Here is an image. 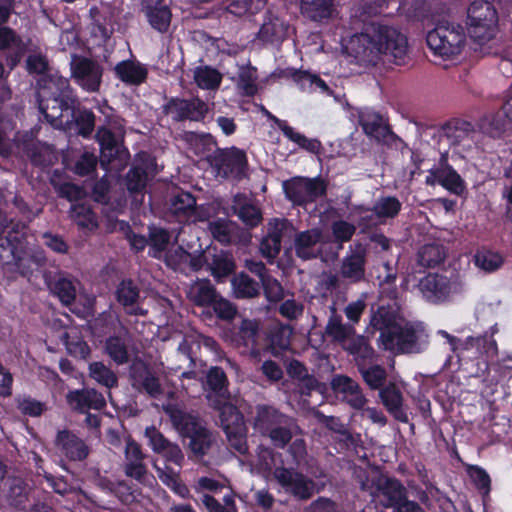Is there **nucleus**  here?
Instances as JSON below:
<instances>
[{
  "label": "nucleus",
  "mask_w": 512,
  "mask_h": 512,
  "mask_svg": "<svg viewBox=\"0 0 512 512\" xmlns=\"http://www.w3.org/2000/svg\"><path fill=\"white\" fill-rule=\"evenodd\" d=\"M348 49L359 63L372 66L380 62L401 65L408 56L406 36L385 25L373 24L352 36Z\"/></svg>",
  "instance_id": "nucleus-1"
},
{
  "label": "nucleus",
  "mask_w": 512,
  "mask_h": 512,
  "mask_svg": "<svg viewBox=\"0 0 512 512\" xmlns=\"http://www.w3.org/2000/svg\"><path fill=\"white\" fill-rule=\"evenodd\" d=\"M250 421L253 429L269 438L272 445L278 449H284L294 436L301 433L300 427L292 417L272 405H256Z\"/></svg>",
  "instance_id": "nucleus-2"
},
{
  "label": "nucleus",
  "mask_w": 512,
  "mask_h": 512,
  "mask_svg": "<svg viewBox=\"0 0 512 512\" xmlns=\"http://www.w3.org/2000/svg\"><path fill=\"white\" fill-rule=\"evenodd\" d=\"M164 411L182 436L189 440L190 458L202 459L210 452L216 437L201 421L173 405L164 406Z\"/></svg>",
  "instance_id": "nucleus-3"
},
{
  "label": "nucleus",
  "mask_w": 512,
  "mask_h": 512,
  "mask_svg": "<svg viewBox=\"0 0 512 512\" xmlns=\"http://www.w3.org/2000/svg\"><path fill=\"white\" fill-rule=\"evenodd\" d=\"M426 42L433 54L444 61L456 59L466 44L462 25L450 20H440L428 31Z\"/></svg>",
  "instance_id": "nucleus-4"
},
{
  "label": "nucleus",
  "mask_w": 512,
  "mask_h": 512,
  "mask_svg": "<svg viewBox=\"0 0 512 512\" xmlns=\"http://www.w3.org/2000/svg\"><path fill=\"white\" fill-rule=\"evenodd\" d=\"M381 344L395 354H418L428 347L429 335L420 322H401L382 336Z\"/></svg>",
  "instance_id": "nucleus-5"
},
{
  "label": "nucleus",
  "mask_w": 512,
  "mask_h": 512,
  "mask_svg": "<svg viewBox=\"0 0 512 512\" xmlns=\"http://www.w3.org/2000/svg\"><path fill=\"white\" fill-rule=\"evenodd\" d=\"M498 14L494 5L487 0H475L467 10L468 33L479 43L489 41L495 34Z\"/></svg>",
  "instance_id": "nucleus-6"
},
{
  "label": "nucleus",
  "mask_w": 512,
  "mask_h": 512,
  "mask_svg": "<svg viewBox=\"0 0 512 512\" xmlns=\"http://www.w3.org/2000/svg\"><path fill=\"white\" fill-rule=\"evenodd\" d=\"M213 408L219 410L220 424L230 447L240 454H246L248 452L247 428L243 415L231 403L221 404V401H217L213 404Z\"/></svg>",
  "instance_id": "nucleus-7"
},
{
  "label": "nucleus",
  "mask_w": 512,
  "mask_h": 512,
  "mask_svg": "<svg viewBox=\"0 0 512 512\" xmlns=\"http://www.w3.org/2000/svg\"><path fill=\"white\" fill-rule=\"evenodd\" d=\"M326 182L320 178L294 177L283 182L286 198L295 205L305 206L326 194Z\"/></svg>",
  "instance_id": "nucleus-8"
},
{
  "label": "nucleus",
  "mask_w": 512,
  "mask_h": 512,
  "mask_svg": "<svg viewBox=\"0 0 512 512\" xmlns=\"http://www.w3.org/2000/svg\"><path fill=\"white\" fill-rule=\"evenodd\" d=\"M96 139L101 149V166L105 169H122L129 158V152L119 138L106 127H100Z\"/></svg>",
  "instance_id": "nucleus-9"
},
{
  "label": "nucleus",
  "mask_w": 512,
  "mask_h": 512,
  "mask_svg": "<svg viewBox=\"0 0 512 512\" xmlns=\"http://www.w3.org/2000/svg\"><path fill=\"white\" fill-rule=\"evenodd\" d=\"M273 475L284 491L297 500H309L315 493V482L295 469L277 467Z\"/></svg>",
  "instance_id": "nucleus-10"
},
{
  "label": "nucleus",
  "mask_w": 512,
  "mask_h": 512,
  "mask_svg": "<svg viewBox=\"0 0 512 512\" xmlns=\"http://www.w3.org/2000/svg\"><path fill=\"white\" fill-rule=\"evenodd\" d=\"M418 287L422 296L434 304L448 301L452 295L461 291L460 283L437 273L424 276L419 281Z\"/></svg>",
  "instance_id": "nucleus-11"
},
{
  "label": "nucleus",
  "mask_w": 512,
  "mask_h": 512,
  "mask_svg": "<svg viewBox=\"0 0 512 512\" xmlns=\"http://www.w3.org/2000/svg\"><path fill=\"white\" fill-rule=\"evenodd\" d=\"M70 69L72 78L83 90L90 93L99 91L103 76L100 64L86 57L73 55Z\"/></svg>",
  "instance_id": "nucleus-12"
},
{
  "label": "nucleus",
  "mask_w": 512,
  "mask_h": 512,
  "mask_svg": "<svg viewBox=\"0 0 512 512\" xmlns=\"http://www.w3.org/2000/svg\"><path fill=\"white\" fill-rule=\"evenodd\" d=\"M41 114L55 128H65L74 121V103L71 98L37 99Z\"/></svg>",
  "instance_id": "nucleus-13"
},
{
  "label": "nucleus",
  "mask_w": 512,
  "mask_h": 512,
  "mask_svg": "<svg viewBox=\"0 0 512 512\" xmlns=\"http://www.w3.org/2000/svg\"><path fill=\"white\" fill-rule=\"evenodd\" d=\"M124 455V474L139 484L152 485L155 479L148 470L145 463L146 455L143 453L140 445L133 440H128Z\"/></svg>",
  "instance_id": "nucleus-14"
},
{
  "label": "nucleus",
  "mask_w": 512,
  "mask_h": 512,
  "mask_svg": "<svg viewBox=\"0 0 512 512\" xmlns=\"http://www.w3.org/2000/svg\"><path fill=\"white\" fill-rule=\"evenodd\" d=\"M359 124L369 137L386 145H396L400 138L392 132L387 120L378 112L363 109L359 112Z\"/></svg>",
  "instance_id": "nucleus-15"
},
{
  "label": "nucleus",
  "mask_w": 512,
  "mask_h": 512,
  "mask_svg": "<svg viewBox=\"0 0 512 512\" xmlns=\"http://www.w3.org/2000/svg\"><path fill=\"white\" fill-rule=\"evenodd\" d=\"M373 500L383 508H394L405 500L408 495L406 487L396 478L378 476L373 490L370 492Z\"/></svg>",
  "instance_id": "nucleus-16"
},
{
  "label": "nucleus",
  "mask_w": 512,
  "mask_h": 512,
  "mask_svg": "<svg viewBox=\"0 0 512 512\" xmlns=\"http://www.w3.org/2000/svg\"><path fill=\"white\" fill-rule=\"evenodd\" d=\"M367 248L357 242L349 246L346 255L341 260L339 273L349 283H359L365 279Z\"/></svg>",
  "instance_id": "nucleus-17"
},
{
  "label": "nucleus",
  "mask_w": 512,
  "mask_h": 512,
  "mask_svg": "<svg viewBox=\"0 0 512 512\" xmlns=\"http://www.w3.org/2000/svg\"><path fill=\"white\" fill-rule=\"evenodd\" d=\"M166 115L174 121H201L208 112L207 104L195 97L190 99L171 98L163 106Z\"/></svg>",
  "instance_id": "nucleus-18"
},
{
  "label": "nucleus",
  "mask_w": 512,
  "mask_h": 512,
  "mask_svg": "<svg viewBox=\"0 0 512 512\" xmlns=\"http://www.w3.org/2000/svg\"><path fill=\"white\" fill-rule=\"evenodd\" d=\"M46 262L47 258L43 249L29 245L24 235L20 245H18V250H16L15 259L12 263L15 271L23 277L30 278Z\"/></svg>",
  "instance_id": "nucleus-19"
},
{
  "label": "nucleus",
  "mask_w": 512,
  "mask_h": 512,
  "mask_svg": "<svg viewBox=\"0 0 512 512\" xmlns=\"http://www.w3.org/2000/svg\"><path fill=\"white\" fill-rule=\"evenodd\" d=\"M330 387L337 397L355 410L363 409L368 401L360 384L347 375L335 374Z\"/></svg>",
  "instance_id": "nucleus-20"
},
{
  "label": "nucleus",
  "mask_w": 512,
  "mask_h": 512,
  "mask_svg": "<svg viewBox=\"0 0 512 512\" xmlns=\"http://www.w3.org/2000/svg\"><path fill=\"white\" fill-rule=\"evenodd\" d=\"M117 302L123 307L126 314L145 316L148 311L142 307L144 297L139 286L131 279L122 280L115 291Z\"/></svg>",
  "instance_id": "nucleus-21"
},
{
  "label": "nucleus",
  "mask_w": 512,
  "mask_h": 512,
  "mask_svg": "<svg viewBox=\"0 0 512 512\" xmlns=\"http://www.w3.org/2000/svg\"><path fill=\"white\" fill-rule=\"evenodd\" d=\"M145 436L148 438L152 450L162 454L165 463H172L179 469L182 467L185 457L178 444L169 441L154 426L145 429Z\"/></svg>",
  "instance_id": "nucleus-22"
},
{
  "label": "nucleus",
  "mask_w": 512,
  "mask_h": 512,
  "mask_svg": "<svg viewBox=\"0 0 512 512\" xmlns=\"http://www.w3.org/2000/svg\"><path fill=\"white\" fill-rule=\"evenodd\" d=\"M132 386L140 392H145L152 398L163 394V388L155 373L143 362H134L130 367Z\"/></svg>",
  "instance_id": "nucleus-23"
},
{
  "label": "nucleus",
  "mask_w": 512,
  "mask_h": 512,
  "mask_svg": "<svg viewBox=\"0 0 512 512\" xmlns=\"http://www.w3.org/2000/svg\"><path fill=\"white\" fill-rule=\"evenodd\" d=\"M37 99L74 98L69 80L58 72H47L37 80Z\"/></svg>",
  "instance_id": "nucleus-24"
},
{
  "label": "nucleus",
  "mask_w": 512,
  "mask_h": 512,
  "mask_svg": "<svg viewBox=\"0 0 512 512\" xmlns=\"http://www.w3.org/2000/svg\"><path fill=\"white\" fill-rule=\"evenodd\" d=\"M55 447L61 455L72 461H82L89 454L86 443L67 429L58 431Z\"/></svg>",
  "instance_id": "nucleus-25"
},
{
  "label": "nucleus",
  "mask_w": 512,
  "mask_h": 512,
  "mask_svg": "<svg viewBox=\"0 0 512 512\" xmlns=\"http://www.w3.org/2000/svg\"><path fill=\"white\" fill-rule=\"evenodd\" d=\"M322 232L320 229L314 228L300 233L294 234L295 254L303 259L309 260L316 258L320 252V242Z\"/></svg>",
  "instance_id": "nucleus-26"
},
{
  "label": "nucleus",
  "mask_w": 512,
  "mask_h": 512,
  "mask_svg": "<svg viewBox=\"0 0 512 512\" xmlns=\"http://www.w3.org/2000/svg\"><path fill=\"white\" fill-rule=\"evenodd\" d=\"M288 24L271 11L264 14L263 22L257 37L265 43H277L283 41L288 32Z\"/></svg>",
  "instance_id": "nucleus-27"
},
{
  "label": "nucleus",
  "mask_w": 512,
  "mask_h": 512,
  "mask_svg": "<svg viewBox=\"0 0 512 512\" xmlns=\"http://www.w3.org/2000/svg\"><path fill=\"white\" fill-rule=\"evenodd\" d=\"M69 405L80 412H86L89 409L100 410L105 407L106 401L101 393L95 389H82L70 391L67 394Z\"/></svg>",
  "instance_id": "nucleus-28"
},
{
  "label": "nucleus",
  "mask_w": 512,
  "mask_h": 512,
  "mask_svg": "<svg viewBox=\"0 0 512 512\" xmlns=\"http://www.w3.org/2000/svg\"><path fill=\"white\" fill-rule=\"evenodd\" d=\"M116 77L123 83L131 86H139L148 77V68L137 60H123L114 67Z\"/></svg>",
  "instance_id": "nucleus-29"
},
{
  "label": "nucleus",
  "mask_w": 512,
  "mask_h": 512,
  "mask_svg": "<svg viewBox=\"0 0 512 512\" xmlns=\"http://www.w3.org/2000/svg\"><path fill=\"white\" fill-rule=\"evenodd\" d=\"M379 397L387 411L398 421L408 422L407 413L403 410V395L395 383H388L379 390Z\"/></svg>",
  "instance_id": "nucleus-30"
},
{
  "label": "nucleus",
  "mask_w": 512,
  "mask_h": 512,
  "mask_svg": "<svg viewBox=\"0 0 512 512\" xmlns=\"http://www.w3.org/2000/svg\"><path fill=\"white\" fill-rule=\"evenodd\" d=\"M477 129L472 123L463 119H453L442 126V135L452 145H460L466 141H473L477 135Z\"/></svg>",
  "instance_id": "nucleus-31"
},
{
  "label": "nucleus",
  "mask_w": 512,
  "mask_h": 512,
  "mask_svg": "<svg viewBox=\"0 0 512 512\" xmlns=\"http://www.w3.org/2000/svg\"><path fill=\"white\" fill-rule=\"evenodd\" d=\"M5 486L3 493L7 503L16 509H25L31 492L29 485L20 477H8Z\"/></svg>",
  "instance_id": "nucleus-32"
},
{
  "label": "nucleus",
  "mask_w": 512,
  "mask_h": 512,
  "mask_svg": "<svg viewBox=\"0 0 512 512\" xmlns=\"http://www.w3.org/2000/svg\"><path fill=\"white\" fill-rule=\"evenodd\" d=\"M330 316L325 327L326 335L333 341L344 343L355 335L354 326L350 323H344L342 316L337 313L335 304L329 306Z\"/></svg>",
  "instance_id": "nucleus-33"
},
{
  "label": "nucleus",
  "mask_w": 512,
  "mask_h": 512,
  "mask_svg": "<svg viewBox=\"0 0 512 512\" xmlns=\"http://www.w3.org/2000/svg\"><path fill=\"white\" fill-rule=\"evenodd\" d=\"M207 385L211 392L207 395L210 405L221 401V404L229 403L228 380L223 369L212 367L207 374Z\"/></svg>",
  "instance_id": "nucleus-34"
},
{
  "label": "nucleus",
  "mask_w": 512,
  "mask_h": 512,
  "mask_svg": "<svg viewBox=\"0 0 512 512\" xmlns=\"http://www.w3.org/2000/svg\"><path fill=\"white\" fill-rule=\"evenodd\" d=\"M214 164L219 170H223L225 173H240L247 165V158L243 150L233 147L225 151L217 150Z\"/></svg>",
  "instance_id": "nucleus-35"
},
{
  "label": "nucleus",
  "mask_w": 512,
  "mask_h": 512,
  "mask_svg": "<svg viewBox=\"0 0 512 512\" xmlns=\"http://www.w3.org/2000/svg\"><path fill=\"white\" fill-rule=\"evenodd\" d=\"M398 310L391 305H381L372 313L370 324L380 331L379 340L382 343V336L397 327L401 323Z\"/></svg>",
  "instance_id": "nucleus-36"
},
{
  "label": "nucleus",
  "mask_w": 512,
  "mask_h": 512,
  "mask_svg": "<svg viewBox=\"0 0 512 512\" xmlns=\"http://www.w3.org/2000/svg\"><path fill=\"white\" fill-rule=\"evenodd\" d=\"M26 226L21 224V230H19V224L12 226L11 230L8 231L6 237L0 238V265H12L18 245H20L23 236L25 235Z\"/></svg>",
  "instance_id": "nucleus-37"
},
{
  "label": "nucleus",
  "mask_w": 512,
  "mask_h": 512,
  "mask_svg": "<svg viewBox=\"0 0 512 512\" xmlns=\"http://www.w3.org/2000/svg\"><path fill=\"white\" fill-rule=\"evenodd\" d=\"M206 266L212 276L218 280L226 278L235 270L234 259L231 254L223 250L208 251Z\"/></svg>",
  "instance_id": "nucleus-38"
},
{
  "label": "nucleus",
  "mask_w": 512,
  "mask_h": 512,
  "mask_svg": "<svg viewBox=\"0 0 512 512\" xmlns=\"http://www.w3.org/2000/svg\"><path fill=\"white\" fill-rule=\"evenodd\" d=\"M301 11L307 18L316 22L331 19L337 13L334 0H301Z\"/></svg>",
  "instance_id": "nucleus-39"
},
{
  "label": "nucleus",
  "mask_w": 512,
  "mask_h": 512,
  "mask_svg": "<svg viewBox=\"0 0 512 512\" xmlns=\"http://www.w3.org/2000/svg\"><path fill=\"white\" fill-rule=\"evenodd\" d=\"M217 296L216 289L207 279H198L187 290L188 299L197 306H208Z\"/></svg>",
  "instance_id": "nucleus-40"
},
{
  "label": "nucleus",
  "mask_w": 512,
  "mask_h": 512,
  "mask_svg": "<svg viewBox=\"0 0 512 512\" xmlns=\"http://www.w3.org/2000/svg\"><path fill=\"white\" fill-rule=\"evenodd\" d=\"M196 199L189 192H180L174 195L170 203V211L179 221H187L194 215Z\"/></svg>",
  "instance_id": "nucleus-41"
},
{
  "label": "nucleus",
  "mask_w": 512,
  "mask_h": 512,
  "mask_svg": "<svg viewBox=\"0 0 512 512\" xmlns=\"http://www.w3.org/2000/svg\"><path fill=\"white\" fill-rule=\"evenodd\" d=\"M232 210L243 223L250 227L257 226L262 219L260 210L241 196L234 198Z\"/></svg>",
  "instance_id": "nucleus-42"
},
{
  "label": "nucleus",
  "mask_w": 512,
  "mask_h": 512,
  "mask_svg": "<svg viewBox=\"0 0 512 512\" xmlns=\"http://www.w3.org/2000/svg\"><path fill=\"white\" fill-rule=\"evenodd\" d=\"M358 371L363 381L371 390H380L384 387L387 372L381 365L373 363L367 365V363L360 362L358 364Z\"/></svg>",
  "instance_id": "nucleus-43"
},
{
  "label": "nucleus",
  "mask_w": 512,
  "mask_h": 512,
  "mask_svg": "<svg viewBox=\"0 0 512 512\" xmlns=\"http://www.w3.org/2000/svg\"><path fill=\"white\" fill-rule=\"evenodd\" d=\"M274 119L276 125L283 132L285 137L296 143L300 148L311 153H317L320 150L321 143L317 139H309L304 134L295 131V129L289 126L286 121L278 118Z\"/></svg>",
  "instance_id": "nucleus-44"
},
{
  "label": "nucleus",
  "mask_w": 512,
  "mask_h": 512,
  "mask_svg": "<svg viewBox=\"0 0 512 512\" xmlns=\"http://www.w3.org/2000/svg\"><path fill=\"white\" fill-rule=\"evenodd\" d=\"M259 324L256 320L243 319L235 328L233 342L237 346H254L257 342Z\"/></svg>",
  "instance_id": "nucleus-45"
},
{
  "label": "nucleus",
  "mask_w": 512,
  "mask_h": 512,
  "mask_svg": "<svg viewBox=\"0 0 512 512\" xmlns=\"http://www.w3.org/2000/svg\"><path fill=\"white\" fill-rule=\"evenodd\" d=\"M208 229L215 240L230 244L236 239L238 226L228 219H217L209 222Z\"/></svg>",
  "instance_id": "nucleus-46"
},
{
  "label": "nucleus",
  "mask_w": 512,
  "mask_h": 512,
  "mask_svg": "<svg viewBox=\"0 0 512 512\" xmlns=\"http://www.w3.org/2000/svg\"><path fill=\"white\" fill-rule=\"evenodd\" d=\"M462 350L475 349L478 355L494 356L497 354L498 348L497 343L491 335H480L476 337H467L461 343Z\"/></svg>",
  "instance_id": "nucleus-47"
},
{
  "label": "nucleus",
  "mask_w": 512,
  "mask_h": 512,
  "mask_svg": "<svg viewBox=\"0 0 512 512\" xmlns=\"http://www.w3.org/2000/svg\"><path fill=\"white\" fill-rule=\"evenodd\" d=\"M445 249L442 245L432 243L422 246L417 254V263L424 268H432L444 261Z\"/></svg>",
  "instance_id": "nucleus-48"
},
{
  "label": "nucleus",
  "mask_w": 512,
  "mask_h": 512,
  "mask_svg": "<svg viewBox=\"0 0 512 512\" xmlns=\"http://www.w3.org/2000/svg\"><path fill=\"white\" fill-rule=\"evenodd\" d=\"M105 352L117 365H123L129 361L127 343L121 336L108 337L105 341Z\"/></svg>",
  "instance_id": "nucleus-49"
},
{
  "label": "nucleus",
  "mask_w": 512,
  "mask_h": 512,
  "mask_svg": "<svg viewBox=\"0 0 512 512\" xmlns=\"http://www.w3.org/2000/svg\"><path fill=\"white\" fill-rule=\"evenodd\" d=\"M292 334L293 328L287 324H280L273 328L270 334V346L274 355H279L290 347Z\"/></svg>",
  "instance_id": "nucleus-50"
},
{
  "label": "nucleus",
  "mask_w": 512,
  "mask_h": 512,
  "mask_svg": "<svg viewBox=\"0 0 512 512\" xmlns=\"http://www.w3.org/2000/svg\"><path fill=\"white\" fill-rule=\"evenodd\" d=\"M266 234L272 236L282 244L285 239H291L294 237L296 228L291 221L285 218H273L269 220L266 226Z\"/></svg>",
  "instance_id": "nucleus-51"
},
{
  "label": "nucleus",
  "mask_w": 512,
  "mask_h": 512,
  "mask_svg": "<svg viewBox=\"0 0 512 512\" xmlns=\"http://www.w3.org/2000/svg\"><path fill=\"white\" fill-rule=\"evenodd\" d=\"M402 204L398 198L394 196L380 197L374 204L372 211L379 219L395 218L400 210Z\"/></svg>",
  "instance_id": "nucleus-52"
},
{
  "label": "nucleus",
  "mask_w": 512,
  "mask_h": 512,
  "mask_svg": "<svg viewBox=\"0 0 512 512\" xmlns=\"http://www.w3.org/2000/svg\"><path fill=\"white\" fill-rule=\"evenodd\" d=\"M232 286L238 298H253L259 293L258 283L243 272L233 277Z\"/></svg>",
  "instance_id": "nucleus-53"
},
{
  "label": "nucleus",
  "mask_w": 512,
  "mask_h": 512,
  "mask_svg": "<svg viewBox=\"0 0 512 512\" xmlns=\"http://www.w3.org/2000/svg\"><path fill=\"white\" fill-rule=\"evenodd\" d=\"M474 264L477 268L485 273H492L503 265V257L490 250L477 251L473 257Z\"/></svg>",
  "instance_id": "nucleus-54"
},
{
  "label": "nucleus",
  "mask_w": 512,
  "mask_h": 512,
  "mask_svg": "<svg viewBox=\"0 0 512 512\" xmlns=\"http://www.w3.org/2000/svg\"><path fill=\"white\" fill-rule=\"evenodd\" d=\"M51 290L57 295L62 304L68 306L76 297V281L67 277H58L52 284Z\"/></svg>",
  "instance_id": "nucleus-55"
},
{
  "label": "nucleus",
  "mask_w": 512,
  "mask_h": 512,
  "mask_svg": "<svg viewBox=\"0 0 512 512\" xmlns=\"http://www.w3.org/2000/svg\"><path fill=\"white\" fill-rule=\"evenodd\" d=\"M89 375L96 382L108 389L115 387L118 384L116 374L102 362H92L89 365Z\"/></svg>",
  "instance_id": "nucleus-56"
},
{
  "label": "nucleus",
  "mask_w": 512,
  "mask_h": 512,
  "mask_svg": "<svg viewBox=\"0 0 512 512\" xmlns=\"http://www.w3.org/2000/svg\"><path fill=\"white\" fill-rule=\"evenodd\" d=\"M440 185L450 192L460 195L464 189V181L460 175L449 165L440 166Z\"/></svg>",
  "instance_id": "nucleus-57"
},
{
  "label": "nucleus",
  "mask_w": 512,
  "mask_h": 512,
  "mask_svg": "<svg viewBox=\"0 0 512 512\" xmlns=\"http://www.w3.org/2000/svg\"><path fill=\"white\" fill-rule=\"evenodd\" d=\"M147 18L150 25L160 33L168 31L171 22V12L168 7H154L147 10Z\"/></svg>",
  "instance_id": "nucleus-58"
},
{
  "label": "nucleus",
  "mask_w": 512,
  "mask_h": 512,
  "mask_svg": "<svg viewBox=\"0 0 512 512\" xmlns=\"http://www.w3.org/2000/svg\"><path fill=\"white\" fill-rule=\"evenodd\" d=\"M194 79L202 89H216L221 83V74L211 67H198L194 72Z\"/></svg>",
  "instance_id": "nucleus-59"
},
{
  "label": "nucleus",
  "mask_w": 512,
  "mask_h": 512,
  "mask_svg": "<svg viewBox=\"0 0 512 512\" xmlns=\"http://www.w3.org/2000/svg\"><path fill=\"white\" fill-rule=\"evenodd\" d=\"M478 129L489 137L497 138L504 132L505 123L499 115L491 113L481 117L478 122Z\"/></svg>",
  "instance_id": "nucleus-60"
},
{
  "label": "nucleus",
  "mask_w": 512,
  "mask_h": 512,
  "mask_svg": "<svg viewBox=\"0 0 512 512\" xmlns=\"http://www.w3.org/2000/svg\"><path fill=\"white\" fill-rule=\"evenodd\" d=\"M185 140L197 155L205 156L216 147L213 137L209 134L188 132L185 134Z\"/></svg>",
  "instance_id": "nucleus-61"
},
{
  "label": "nucleus",
  "mask_w": 512,
  "mask_h": 512,
  "mask_svg": "<svg viewBox=\"0 0 512 512\" xmlns=\"http://www.w3.org/2000/svg\"><path fill=\"white\" fill-rule=\"evenodd\" d=\"M70 217L80 227L93 230L97 227L94 214L90 207L84 204H75L71 206Z\"/></svg>",
  "instance_id": "nucleus-62"
},
{
  "label": "nucleus",
  "mask_w": 512,
  "mask_h": 512,
  "mask_svg": "<svg viewBox=\"0 0 512 512\" xmlns=\"http://www.w3.org/2000/svg\"><path fill=\"white\" fill-rule=\"evenodd\" d=\"M150 254L155 258H160L170 243V234L162 228H152L150 230Z\"/></svg>",
  "instance_id": "nucleus-63"
},
{
  "label": "nucleus",
  "mask_w": 512,
  "mask_h": 512,
  "mask_svg": "<svg viewBox=\"0 0 512 512\" xmlns=\"http://www.w3.org/2000/svg\"><path fill=\"white\" fill-rule=\"evenodd\" d=\"M347 349L355 356L357 367L360 362L367 363V365L372 364L374 350L362 337H359L357 341L353 342Z\"/></svg>",
  "instance_id": "nucleus-64"
}]
</instances>
